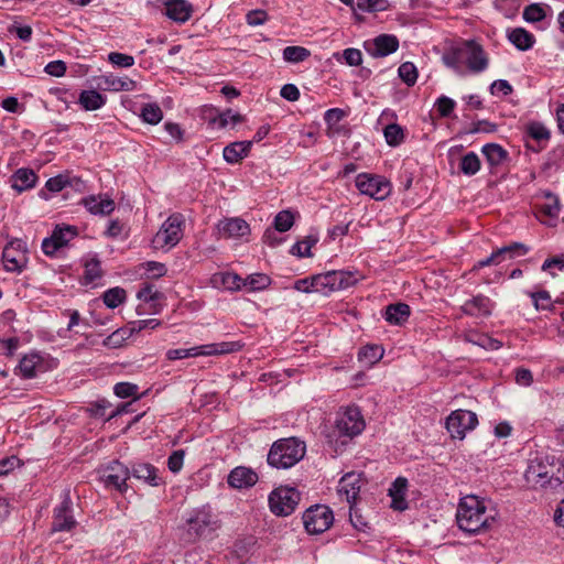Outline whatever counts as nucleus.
I'll return each instance as SVG.
<instances>
[{
    "mask_svg": "<svg viewBox=\"0 0 564 564\" xmlns=\"http://www.w3.org/2000/svg\"><path fill=\"white\" fill-rule=\"evenodd\" d=\"M496 512L488 509V502L477 496L463 497L457 506L456 522L460 530L478 534L491 528Z\"/></svg>",
    "mask_w": 564,
    "mask_h": 564,
    "instance_id": "f257e3e1",
    "label": "nucleus"
},
{
    "mask_svg": "<svg viewBox=\"0 0 564 564\" xmlns=\"http://www.w3.org/2000/svg\"><path fill=\"white\" fill-rule=\"evenodd\" d=\"M442 61L458 75H464V66L473 74L482 73L489 66L488 54L474 40L464 41L452 47L443 54Z\"/></svg>",
    "mask_w": 564,
    "mask_h": 564,
    "instance_id": "f03ea898",
    "label": "nucleus"
},
{
    "mask_svg": "<svg viewBox=\"0 0 564 564\" xmlns=\"http://www.w3.org/2000/svg\"><path fill=\"white\" fill-rule=\"evenodd\" d=\"M365 426L366 423L358 406L340 408L336 415L334 430L326 435L327 442L335 444V452H338V446L343 447L347 444V441L341 437L351 440L359 435Z\"/></svg>",
    "mask_w": 564,
    "mask_h": 564,
    "instance_id": "7ed1b4c3",
    "label": "nucleus"
},
{
    "mask_svg": "<svg viewBox=\"0 0 564 564\" xmlns=\"http://www.w3.org/2000/svg\"><path fill=\"white\" fill-rule=\"evenodd\" d=\"M306 453V445L297 437L275 441L268 453V464L276 469H289L296 465Z\"/></svg>",
    "mask_w": 564,
    "mask_h": 564,
    "instance_id": "20e7f679",
    "label": "nucleus"
},
{
    "mask_svg": "<svg viewBox=\"0 0 564 564\" xmlns=\"http://www.w3.org/2000/svg\"><path fill=\"white\" fill-rule=\"evenodd\" d=\"M524 479L529 487L533 489L558 487L562 481L554 477V465L550 463L547 456H535L529 460L524 471Z\"/></svg>",
    "mask_w": 564,
    "mask_h": 564,
    "instance_id": "39448f33",
    "label": "nucleus"
},
{
    "mask_svg": "<svg viewBox=\"0 0 564 564\" xmlns=\"http://www.w3.org/2000/svg\"><path fill=\"white\" fill-rule=\"evenodd\" d=\"M186 523L188 534L195 538H209L220 528V520L209 506L193 510Z\"/></svg>",
    "mask_w": 564,
    "mask_h": 564,
    "instance_id": "423d86ee",
    "label": "nucleus"
},
{
    "mask_svg": "<svg viewBox=\"0 0 564 564\" xmlns=\"http://www.w3.org/2000/svg\"><path fill=\"white\" fill-rule=\"evenodd\" d=\"M185 218L182 214L175 213L167 217L153 238V245L156 249H166L175 247L184 235Z\"/></svg>",
    "mask_w": 564,
    "mask_h": 564,
    "instance_id": "0eeeda50",
    "label": "nucleus"
},
{
    "mask_svg": "<svg viewBox=\"0 0 564 564\" xmlns=\"http://www.w3.org/2000/svg\"><path fill=\"white\" fill-rule=\"evenodd\" d=\"M358 281L351 271L334 270L315 275L316 293L329 295L333 292L348 289Z\"/></svg>",
    "mask_w": 564,
    "mask_h": 564,
    "instance_id": "6e6552de",
    "label": "nucleus"
},
{
    "mask_svg": "<svg viewBox=\"0 0 564 564\" xmlns=\"http://www.w3.org/2000/svg\"><path fill=\"white\" fill-rule=\"evenodd\" d=\"M98 474L106 489L118 491L121 495L127 492L129 488L127 481L130 478V468L123 463L112 460L100 467Z\"/></svg>",
    "mask_w": 564,
    "mask_h": 564,
    "instance_id": "1a4fd4ad",
    "label": "nucleus"
},
{
    "mask_svg": "<svg viewBox=\"0 0 564 564\" xmlns=\"http://www.w3.org/2000/svg\"><path fill=\"white\" fill-rule=\"evenodd\" d=\"M300 500L301 494L296 488L281 486L269 495V507L273 514L288 517L294 512Z\"/></svg>",
    "mask_w": 564,
    "mask_h": 564,
    "instance_id": "9d476101",
    "label": "nucleus"
},
{
    "mask_svg": "<svg viewBox=\"0 0 564 564\" xmlns=\"http://www.w3.org/2000/svg\"><path fill=\"white\" fill-rule=\"evenodd\" d=\"M77 521L74 517L70 490L64 489L61 494V501L53 509L52 532H70L76 528Z\"/></svg>",
    "mask_w": 564,
    "mask_h": 564,
    "instance_id": "9b49d317",
    "label": "nucleus"
},
{
    "mask_svg": "<svg viewBox=\"0 0 564 564\" xmlns=\"http://www.w3.org/2000/svg\"><path fill=\"white\" fill-rule=\"evenodd\" d=\"M358 191L376 200L386 199L392 189L391 183L383 176L360 173L355 181Z\"/></svg>",
    "mask_w": 564,
    "mask_h": 564,
    "instance_id": "f8f14e48",
    "label": "nucleus"
},
{
    "mask_svg": "<svg viewBox=\"0 0 564 564\" xmlns=\"http://www.w3.org/2000/svg\"><path fill=\"white\" fill-rule=\"evenodd\" d=\"M333 522L334 514L327 506H312L303 513V524L308 534H321L328 530Z\"/></svg>",
    "mask_w": 564,
    "mask_h": 564,
    "instance_id": "ddd939ff",
    "label": "nucleus"
},
{
    "mask_svg": "<svg viewBox=\"0 0 564 564\" xmlns=\"http://www.w3.org/2000/svg\"><path fill=\"white\" fill-rule=\"evenodd\" d=\"M477 424V414L468 410H455L446 419V430L453 438L457 440H463L466 433L473 431Z\"/></svg>",
    "mask_w": 564,
    "mask_h": 564,
    "instance_id": "4468645a",
    "label": "nucleus"
},
{
    "mask_svg": "<svg viewBox=\"0 0 564 564\" xmlns=\"http://www.w3.org/2000/svg\"><path fill=\"white\" fill-rule=\"evenodd\" d=\"M4 270L12 273H21L28 263V254L22 240L10 241L2 251Z\"/></svg>",
    "mask_w": 564,
    "mask_h": 564,
    "instance_id": "2eb2a0df",
    "label": "nucleus"
},
{
    "mask_svg": "<svg viewBox=\"0 0 564 564\" xmlns=\"http://www.w3.org/2000/svg\"><path fill=\"white\" fill-rule=\"evenodd\" d=\"M77 236V228L74 226H56L51 237L42 242V250L46 256H54L57 250L65 247Z\"/></svg>",
    "mask_w": 564,
    "mask_h": 564,
    "instance_id": "dca6fc26",
    "label": "nucleus"
},
{
    "mask_svg": "<svg viewBox=\"0 0 564 564\" xmlns=\"http://www.w3.org/2000/svg\"><path fill=\"white\" fill-rule=\"evenodd\" d=\"M529 247L521 242H513L509 246H503L497 250H495L489 257L486 259L479 260L474 265V270H479L481 268L492 265V264H499L503 260L512 259L518 256H524L529 252Z\"/></svg>",
    "mask_w": 564,
    "mask_h": 564,
    "instance_id": "f3484780",
    "label": "nucleus"
},
{
    "mask_svg": "<svg viewBox=\"0 0 564 564\" xmlns=\"http://www.w3.org/2000/svg\"><path fill=\"white\" fill-rule=\"evenodd\" d=\"M364 47L372 57H384L399 48V40L393 34H380L366 41Z\"/></svg>",
    "mask_w": 564,
    "mask_h": 564,
    "instance_id": "a211bd4d",
    "label": "nucleus"
},
{
    "mask_svg": "<svg viewBox=\"0 0 564 564\" xmlns=\"http://www.w3.org/2000/svg\"><path fill=\"white\" fill-rule=\"evenodd\" d=\"M494 308L495 302L484 294L473 296L460 306L463 314L471 317H488Z\"/></svg>",
    "mask_w": 564,
    "mask_h": 564,
    "instance_id": "6ab92c4d",
    "label": "nucleus"
},
{
    "mask_svg": "<svg viewBox=\"0 0 564 564\" xmlns=\"http://www.w3.org/2000/svg\"><path fill=\"white\" fill-rule=\"evenodd\" d=\"M241 345L238 341H224L218 344H208L186 348L187 358L198 356H214L230 354L240 350Z\"/></svg>",
    "mask_w": 564,
    "mask_h": 564,
    "instance_id": "aec40b11",
    "label": "nucleus"
},
{
    "mask_svg": "<svg viewBox=\"0 0 564 564\" xmlns=\"http://www.w3.org/2000/svg\"><path fill=\"white\" fill-rule=\"evenodd\" d=\"M219 236L225 239H237L246 237L250 234L249 224L239 218H225L217 224Z\"/></svg>",
    "mask_w": 564,
    "mask_h": 564,
    "instance_id": "412c9836",
    "label": "nucleus"
},
{
    "mask_svg": "<svg viewBox=\"0 0 564 564\" xmlns=\"http://www.w3.org/2000/svg\"><path fill=\"white\" fill-rule=\"evenodd\" d=\"M524 134L536 143V145L527 144L529 149L536 153L544 150L551 139L550 129L540 121H530L527 123Z\"/></svg>",
    "mask_w": 564,
    "mask_h": 564,
    "instance_id": "4be33fe9",
    "label": "nucleus"
},
{
    "mask_svg": "<svg viewBox=\"0 0 564 564\" xmlns=\"http://www.w3.org/2000/svg\"><path fill=\"white\" fill-rule=\"evenodd\" d=\"M258 481V474L250 467L237 466L227 477V482L235 489H246L254 486Z\"/></svg>",
    "mask_w": 564,
    "mask_h": 564,
    "instance_id": "5701e85b",
    "label": "nucleus"
},
{
    "mask_svg": "<svg viewBox=\"0 0 564 564\" xmlns=\"http://www.w3.org/2000/svg\"><path fill=\"white\" fill-rule=\"evenodd\" d=\"M164 7L165 15L180 24L187 22L194 11L193 4L187 0H166Z\"/></svg>",
    "mask_w": 564,
    "mask_h": 564,
    "instance_id": "b1692460",
    "label": "nucleus"
},
{
    "mask_svg": "<svg viewBox=\"0 0 564 564\" xmlns=\"http://www.w3.org/2000/svg\"><path fill=\"white\" fill-rule=\"evenodd\" d=\"M361 488V476L357 473H348L344 475L338 482V494L345 497L348 503H354Z\"/></svg>",
    "mask_w": 564,
    "mask_h": 564,
    "instance_id": "393cba45",
    "label": "nucleus"
},
{
    "mask_svg": "<svg viewBox=\"0 0 564 564\" xmlns=\"http://www.w3.org/2000/svg\"><path fill=\"white\" fill-rule=\"evenodd\" d=\"M130 476L142 480L149 486L158 487L163 484L159 469L149 463H134L130 468Z\"/></svg>",
    "mask_w": 564,
    "mask_h": 564,
    "instance_id": "a878e982",
    "label": "nucleus"
},
{
    "mask_svg": "<svg viewBox=\"0 0 564 564\" xmlns=\"http://www.w3.org/2000/svg\"><path fill=\"white\" fill-rule=\"evenodd\" d=\"M82 204L93 215L107 216L115 210V202L109 197L90 195L82 199Z\"/></svg>",
    "mask_w": 564,
    "mask_h": 564,
    "instance_id": "bb28decb",
    "label": "nucleus"
},
{
    "mask_svg": "<svg viewBox=\"0 0 564 564\" xmlns=\"http://www.w3.org/2000/svg\"><path fill=\"white\" fill-rule=\"evenodd\" d=\"M408 491V480L403 477H398L389 488V496L391 497L390 507L395 511H404L408 509V501L405 499Z\"/></svg>",
    "mask_w": 564,
    "mask_h": 564,
    "instance_id": "cd10ccee",
    "label": "nucleus"
},
{
    "mask_svg": "<svg viewBox=\"0 0 564 564\" xmlns=\"http://www.w3.org/2000/svg\"><path fill=\"white\" fill-rule=\"evenodd\" d=\"M253 141H236L224 148L223 156L227 163H239L248 156Z\"/></svg>",
    "mask_w": 564,
    "mask_h": 564,
    "instance_id": "c85d7f7f",
    "label": "nucleus"
},
{
    "mask_svg": "<svg viewBox=\"0 0 564 564\" xmlns=\"http://www.w3.org/2000/svg\"><path fill=\"white\" fill-rule=\"evenodd\" d=\"M37 175L31 169H19L11 176V186L18 193L31 189L35 186Z\"/></svg>",
    "mask_w": 564,
    "mask_h": 564,
    "instance_id": "c756f323",
    "label": "nucleus"
},
{
    "mask_svg": "<svg viewBox=\"0 0 564 564\" xmlns=\"http://www.w3.org/2000/svg\"><path fill=\"white\" fill-rule=\"evenodd\" d=\"M487 163L491 169L499 167L509 161V153L498 143H487L481 148Z\"/></svg>",
    "mask_w": 564,
    "mask_h": 564,
    "instance_id": "7c9ffc66",
    "label": "nucleus"
},
{
    "mask_svg": "<svg viewBox=\"0 0 564 564\" xmlns=\"http://www.w3.org/2000/svg\"><path fill=\"white\" fill-rule=\"evenodd\" d=\"M20 375L25 379H31L44 370L43 360L37 354L25 355L18 366Z\"/></svg>",
    "mask_w": 564,
    "mask_h": 564,
    "instance_id": "2f4dec72",
    "label": "nucleus"
},
{
    "mask_svg": "<svg viewBox=\"0 0 564 564\" xmlns=\"http://www.w3.org/2000/svg\"><path fill=\"white\" fill-rule=\"evenodd\" d=\"M507 37L519 51H529L535 43L534 35L523 28H514L508 31Z\"/></svg>",
    "mask_w": 564,
    "mask_h": 564,
    "instance_id": "473e14b6",
    "label": "nucleus"
},
{
    "mask_svg": "<svg viewBox=\"0 0 564 564\" xmlns=\"http://www.w3.org/2000/svg\"><path fill=\"white\" fill-rule=\"evenodd\" d=\"M411 308L405 303L390 304L386 307L383 318L391 325H403L410 317Z\"/></svg>",
    "mask_w": 564,
    "mask_h": 564,
    "instance_id": "72a5a7b5",
    "label": "nucleus"
},
{
    "mask_svg": "<svg viewBox=\"0 0 564 564\" xmlns=\"http://www.w3.org/2000/svg\"><path fill=\"white\" fill-rule=\"evenodd\" d=\"M107 101L106 96L97 90H82L78 97V104L86 111H94L102 108Z\"/></svg>",
    "mask_w": 564,
    "mask_h": 564,
    "instance_id": "f704fd0d",
    "label": "nucleus"
},
{
    "mask_svg": "<svg viewBox=\"0 0 564 564\" xmlns=\"http://www.w3.org/2000/svg\"><path fill=\"white\" fill-rule=\"evenodd\" d=\"M104 83L108 89L113 91H131L137 85V83L129 77H118L115 75L105 76Z\"/></svg>",
    "mask_w": 564,
    "mask_h": 564,
    "instance_id": "c9c22d12",
    "label": "nucleus"
},
{
    "mask_svg": "<svg viewBox=\"0 0 564 564\" xmlns=\"http://www.w3.org/2000/svg\"><path fill=\"white\" fill-rule=\"evenodd\" d=\"M481 166L479 156L475 152H468L459 162V170L464 175L473 176L479 172Z\"/></svg>",
    "mask_w": 564,
    "mask_h": 564,
    "instance_id": "e433bc0d",
    "label": "nucleus"
},
{
    "mask_svg": "<svg viewBox=\"0 0 564 564\" xmlns=\"http://www.w3.org/2000/svg\"><path fill=\"white\" fill-rule=\"evenodd\" d=\"M271 284V278L264 273H253L243 280V286L249 291H262Z\"/></svg>",
    "mask_w": 564,
    "mask_h": 564,
    "instance_id": "4c0bfd02",
    "label": "nucleus"
},
{
    "mask_svg": "<svg viewBox=\"0 0 564 564\" xmlns=\"http://www.w3.org/2000/svg\"><path fill=\"white\" fill-rule=\"evenodd\" d=\"M383 134L387 143L391 147H398L404 140L403 128L398 123L388 124L383 130Z\"/></svg>",
    "mask_w": 564,
    "mask_h": 564,
    "instance_id": "58836bf2",
    "label": "nucleus"
},
{
    "mask_svg": "<svg viewBox=\"0 0 564 564\" xmlns=\"http://www.w3.org/2000/svg\"><path fill=\"white\" fill-rule=\"evenodd\" d=\"M522 17L524 21L529 23L541 22L546 17L544 6L541 3H531L524 8Z\"/></svg>",
    "mask_w": 564,
    "mask_h": 564,
    "instance_id": "ea45409f",
    "label": "nucleus"
},
{
    "mask_svg": "<svg viewBox=\"0 0 564 564\" xmlns=\"http://www.w3.org/2000/svg\"><path fill=\"white\" fill-rule=\"evenodd\" d=\"M140 116L144 122L158 124L163 118V112L156 104H147L142 107Z\"/></svg>",
    "mask_w": 564,
    "mask_h": 564,
    "instance_id": "a19ab883",
    "label": "nucleus"
},
{
    "mask_svg": "<svg viewBox=\"0 0 564 564\" xmlns=\"http://www.w3.org/2000/svg\"><path fill=\"white\" fill-rule=\"evenodd\" d=\"M102 300L107 307L116 308L126 300V291L121 288L109 289L104 293Z\"/></svg>",
    "mask_w": 564,
    "mask_h": 564,
    "instance_id": "79ce46f5",
    "label": "nucleus"
},
{
    "mask_svg": "<svg viewBox=\"0 0 564 564\" xmlns=\"http://www.w3.org/2000/svg\"><path fill=\"white\" fill-rule=\"evenodd\" d=\"M310 55V51L303 46H286L283 50V58L289 63H301Z\"/></svg>",
    "mask_w": 564,
    "mask_h": 564,
    "instance_id": "37998d69",
    "label": "nucleus"
},
{
    "mask_svg": "<svg viewBox=\"0 0 564 564\" xmlns=\"http://www.w3.org/2000/svg\"><path fill=\"white\" fill-rule=\"evenodd\" d=\"M399 77L408 85L413 86L417 79V69L412 62H404L398 68Z\"/></svg>",
    "mask_w": 564,
    "mask_h": 564,
    "instance_id": "c03bdc74",
    "label": "nucleus"
},
{
    "mask_svg": "<svg viewBox=\"0 0 564 564\" xmlns=\"http://www.w3.org/2000/svg\"><path fill=\"white\" fill-rule=\"evenodd\" d=\"M529 295L538 311L552 310L553 302L547 291L542 290L539 292H529Z\"/></svg>",
    "mask_w": 564,
    "mask_h": 564,
    "instance_id": "a18cd8bd",
    "label": "nucleus"
},
{
    "mask_svg": "<svg viewBox=\"0 0 564 564\" xmlns=\"http://www.w3.org/2000/svg\"><path fill=\"white\" fill-rule=\"evenodd\" d=\"M346 111L340 108H330L325 111L324 120L328 130L333 132L338 130V123L346 117Z\"/></svg>",
    "mask_w": 564,
    "mask_h": 564,
    "instance_id": "49530a36",
    "label": "nucleus"
},
{
    "mask_svg": "<svg viewBox=\"0 0 564 564\" xmlns=\"http://www.w3.org/2000/svg\"><path fill=\"white\" fill-rule=\"evenodd\" d=\"M243 280L245 279L234 272H225L220 274V282L223 286L229 291H238L245 288Z\"/></svg>",
    "mask_w": 564,
    "mask_h": 564,
    "instance_id": "de8ad7c7",
    "label": "nucleus"
},
{
    "mask_svg": "<svg viewBox=\"0 0 564 564\" xmlns=\"http://www.w3.org/2000/svg\"><path fill=\"white\" fill-rule=\"evenodd\" d=\"M389 8L388 0H357V9L364 12H380Z\"/></svg>",
    "mask_w": 564,
    "mask_h": 564,
    "instance_id": "09e8293b",
    "label": "nucleus"
},
{
    "mask_svg": "<svg viewBox=\"0 0 564 564\" xmlns=\"http://www.w3.org/2000/svg\"><path fill=\"white\" fill-rule=\"evenodd\" d=\"M360 360H366L369 364H375L383 356V349L380 346L372 345L362 347L358 354Z\"/></svg>",
    "mask_w": 564,
    "mask_h": 564,
    "instance_id": "8fccbe9b",
    "label": "nucleus"
},
{
    "mask_svg": "<svg viewBox=\"0 0 564 564\" xmlns=\"http://www.w3.org/2000/svg\"><path fill=\"white\" fill-rule=\"evenodd\" d=\"M137 297L145 303H155L159 300H161L162 294L159 291L154 290V286L152 284L144 283L138 291Z\"/></svg>",
    "mask_w": 564,
    "mask_h": 564,
    "instance_id": "3c124183",
    "label": "nucleus"
},
{
    "mask_svg": "<svg viewBox=\"0 0 564 564\" xmlns=\"http://www.w3.org/2000/svg\"><path fill=\"white\" fill-rule=\"evenodd\" d=\"M317 242V239L306 237L302 241H297L291 248V253L300 258L311 257V248Z\"/></svg>",
    "mask_w": 564,
    "mask_h": 564,
    "instance_id": "603ef678",
    "label": "nucleus"
},
{
    "mask_svg": "<svg viewBox=\"0 0 564 564\" xmlns=\"http://www.w3.org/2000/svg\"><path fill=\"white\" fill-rule=\"evenodd\" d=\"M558 198L552 194L546 195V202L540 205V212L549 217H557L560 214Z\"/></svg>",
    "mask_w": 564,
    "mask_h": 564,
    "instance_id": "864d4df0",
    "label": "nucleus"
},
{
    "mask_svg": "<svg viewBox=\"0 0 564 564\" xmlns=\"http://www.w3.org/2000/svg\"><path fill=\"white\" fill-rule=\"evenodd\" d=\"M294 224L293 214L289 210L280 212L274 218V228L280 232H285Z\"/></svg>",
    "mask_w": 564,
    "mask_h": 564,
    "instance_id": "5fc2aeb1",
    "label": "nucleus"
},
{
    "mask_svg": "<svg viewBox=\"0 0 564 564\" xmlns=\"http://www.w3.org/2000/svg\"><path fill=\"white\" fill-rule=\"evenodd\" d=\"M139 387L130 382H118L113 387V392L117 397L126 399L133 397L138 399Z\"/></svg>",
    "mask_w": 564,
    "mask_h": 564,
    "instance_id": "6e6d98bb",
    "label": "nucleus"
},
{
    "mask_svg": "<svg viewBox=\"0 0 564 564\" xmlns=\"http://www.w3.org/2000/svg\"><path fill=\"white\" fill-rule=\"evenodd\" d=\"M144 272L150 279H159L164 276L167 272V269L164 263L156 261H148L142 264Z\"/></svg>",
    "mask_w": 564,
    "mask_h": 564,
    "instance_id": "4d7b16f0",
    "label": "nucleus"
},
{
    "mask_svg": "<svg viewBox=\"0 0 564 564\" xmlns=\"http://www.w3.org/2000/svg\"><path fill=\"white\" fill-rule=\"evenodd\" d=\"M101 278L100 261L93 258L85 263V279L88 283H93Z\"/></svg>",
    "mask_w": 564,
    "mask_h": 564,
    "instance_id": "13d9d810",
    "label": "nucleus"
},
{
    "mask_svg": "<svg viewBox=\"0 0 564 564\" xmlns=\"http://www.w3.org/2000/svg\"><path fill=\"white\" fill-rule=\"evenodd\" d=\"M108 61L121 68H129L134 65V57L128 54L119 53V52H111L108 55Z\"/></svg>",
    "mask_w": 564,
    "mask_h": 564,
    "instance_id": "bf43d9fd",
    "label": "nucleus"
},
{
    "mask_svg": "<svg viewBox=\"0 0 564 564\" xmlns=\"http://www.w3.org/2000/svg\"><path fill=\"white\" fill-rule=\"evenodd\" d=\"M456 106L455 100L447 96H441L435 102L438 115L443 118H447L454 111Z\"/></svg>",
    "mask_w": 564,
    "mask_h": 564,
    "instance_id": "052dcab7",
    "label": "nucleus"
},
{
    "mask_svg": "<svg viewBox=\"0 0 564 564\" xmlns=\"http://www.w3.org/2000/svg\"><path fill=\"white\" fill-rule=\"evenodd\" d=\"M184 457H185V451L184 449H177L172 452V454L167 458V467L169 469L177 474L183 468L184 464Z\"/></svg>",
    "mask_w": 564,
    "mask_h": 564,
    "instance_id": "680f3d73",
    "label": "nucleus"
},
{
    "mask_svg": "<svg viewBox=\"0 0 564 564\" xmlns=\"http://www.w3.org/2000/svg\"><path fill=\"white\" fill-rule=\"evenodd\" d=\"M541 269L542 271L549 272L551 275L555 276V273L552 271L553 269L564 271V254H558L546 259L543 262Z\"/></svg>",
    "mask_w": 564,
    "mask_h": 564,
    "instance_id": "e2e57ef3",
    "label": "nucleus"
},
{
    "mask_svg": "<svg viewBox=\"0 0 564 564\" xmlns=\"http://www.w3.org/2000/svg\"><path fill=\"white\" fill-rule=\"evenodd\" d=\"M68 184L69 180L67 176L57 175L46 181L45 188L52 193H58L63 191Z\"/></svg>",
    "mask_w": 564,
    "mask_h": 564,
    "instance_id": "0e129e2a",
    "label": "nucleus"
},
{
    "mask_svg": "<svg viewBox=\"0 0 564 564\" xmlns=\"http://www.w3.org/2000/svg\"><path fill=\"white\" fill-rule=\"evenodd\" d=\"M241 120L242 117L239 113H234L231 110H227L214 119V123L217 124L218 128H225L228 123L236 124Z\"/></svg>",
    "mask_w": 564,
    "mask_h": 564,
    "instance_id": "69168bd1",
    "label": "nucleus"
},
{
    "mask_svg": "<svg viewBox=\"0 0 564 564\" xmlns=\"http://www.w3.org/2000/svg\"><path fill=\"white\" fill-rule=\"evenodd\" d=\"M21 460L18 456L11 455L0 459V477L20 467Z\"/></svg>",
    "mask_w": 564,
    "mask_h": 564,
    "instance_id": "338daca9",
    "label": "nucleus"
},
{
    "mask_svg": "<svg viewBox=\"0 0 564 564\" xmlns=\"http://www.w3.org/2000/svg\"><path fill=\"white\" fill-rule=\"evenodd\" d=\"M343 57L349 66H359L362 63V54L357 48H346Z\"/></svg>",
    "mask_w": 564,
    "mask_h": 564,
    "instance_id": "774afa93",
    "label": "nucleus"
}]
</instances>
